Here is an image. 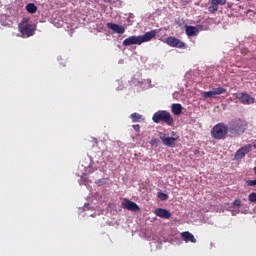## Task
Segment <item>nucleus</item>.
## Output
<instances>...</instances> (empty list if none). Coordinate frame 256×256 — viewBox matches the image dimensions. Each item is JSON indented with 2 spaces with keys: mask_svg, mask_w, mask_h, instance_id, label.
Segmentation results:
<instances>
[{
  "mask_svg": "<svg viewBox=\"0 0 256 256\" xmlns=\"http://www.w3.org/2000/svg\"><path fill=\"white\" fill-rule=\"evenodd\" d=\"M155 37H157V30H151L142 36H129L122 42V45L124 47H131V45H142V43H147L148 41H151V39H155Z\"/></svg>",
  "mask_w": 256,
  "mask_h": 256,
  "instance_id": "obj_1",
  "label": "nucleus"
},
{
  "mask_svg": "<svg viewBox=\"0 0 256 256\" xmlns=\"http://www.w3.org/2000/svg\"><path fill=\"white\" fill-rule=\"evenodd\" d=\"M152 121L154 123H165L168 127H173L175 121L173 120V116L171 113L165 110H159L153 114Z\"/></svg>",
  "mask_w": 256,
  "mask_h": 256,
  "instance_id": "obj_2",
  "label": "nucleus"
},
{
  "mask_svg": "<svg viewBox=\"0 0 256 256\" xmlns=\"http://www.w3.org/2000/svg\"><path fill=\"white\" fill-rule=\"evenodd\" d=\"M247 122L244 119L238 118L229 122L230 132L234 135H243L247 131Z\"/></svg>",
  "mask_w": 256,
  "mask_h": 256,
  "instance_id": "obj_3",
  "label": "nucleus"
},
{
  "mask_svg": "<svg viewBox=\"0 0 256 256\" xmlns=\"http://www.w3.org/2000/svg\"><path fill=\"white\" fill-rule=\"evenodd\" d=\"M229 133V126L223 122H220L211 129V137L212 139L221 140L227 137Z\"/></svg>",
  "mask_w": 256,
  "mask_h": 256,
  "instance_id": "obj_4",
  "label": "nucleus"
},
{
  "mask_svg": "<svg viewBox=\"0 0 256 256\" xmlns=\"http://www.w3.org/2000/svg\"><path fill=\"white\" fill-rule=\"evenodd\" d=\"M22 37H33L35 35V25L27 24V20L24 19L18 26Z\"/></svg>",
  "mask_w": 256,
  "mask_h": 256,
  "instance_id": "obj_5",
  "label": "nucleus"
},
{
  "mask_svg": "<svg viewBox=\"0 0 256 256\" xmlns=\"http://www.w3.org/2000/svg\"><path fill=\"white\" fill-rule=\"evenodd\" d=\"M252 151L253 144H246L236 151L234 158L236 161H240V159H245V155L251 153Z\"/></svg>",
  "mask_w": 256,
  "mask_h": 256,
  "instance_id": "obj_6",
  "label": "nucleus"
},
{
  "mask_svg": "<svg viewBox=\"0 0 256 256\" xmlns=\"http://www.w3.org/2000/svg\"><path fill=\"white\" fill-rule=\"evenodd\" d=\"M159 137L166 147H175V142L177 141V138L169 136L167 133L160 132Z\"/></svg>",
  "mask_w": 256,
  "mask_h": 256,
  "instance_id": "obj_7",
  "label": "nucleus"
},
{
  "mask_svg": "<svg viewBox=\"0 0 256 256\" xmlns=\"http://www.w3.org/2000/svg\"><path fill=\"white\" fill-rule=\"evenodd\" d=\"M122 207L123 209H127L128 211H134V212H137V211H141V207H139V205L127 198H124L123 201H122Z\"/></svg>",
  "mask_w": 256,
  "mask_h": 256,
  "instance_id": "obj_8",
  "label": "nucleus"
},
{
  "mask_svg": "<svg viewBox=\"0 0 256 256\" xmlns=\"http://www.w3.org/2000/svg\"><path fill=\"white\" fill-rule=\"evenodd\" d=\"M166 43L167 45H169V47H176L177 49H185V42L170 36L166 39Z\"/></svg>",
  "mask_w": 256,
  "mask_h": 256,
  "instance_id": "obj_9",
  "label": "nucleus"
},
{
  "mask_svg": "<svg viewBox=\"0 0 256 256\" xmlns=\"http://www.w3.org/2000/svg\"><path fill=\"white\" fill-rule=\"evenodd\" d=\"M227 0H211V6L208 7L209 13H217L219 5H226Z\"/></svg>",
  "mask_w": 256,
  "mask_h": 256,
  "instance_id": "obj_10",
  "label": "nucleus"
},
{
  "mask_svg": "<svg viewBox=\"0 0 256 256\" xmlns=\"http://www.w3.org/2000/svg\"><path fill=\"white\" fill-rule=\"evenodd\" d=\"M238 99L243 103V105H253V103H255V99L246 93L240 94Z\"/></svg>",
  "mask_w": 256,
  "mask_h": 256,
  "instance_id": "obj_11",
  "label": "nucleus"
},
{
  "mask_svg": "<svg viewBox=\"0 0 256 256\" xmlns=\"http://www.w3.org/2000/svg\"><path fill=\"white\" fill-rule=\"evenodd\" d=\"M154 213L157 217H160L161 219H171V212L167 209L157 208Z\"/></svg>",
  "mask_w": 256,
  "mask_h": 256,
  "instance_id": "obj_12",
  "label": "nucleus"
},
{
  "mask_svg": "<svg viewBox=\"0 0 256 256\" xmlns=\"http://www.w3.org/2000/svg\"><path fill=\"white\" fill-rule=\"evenodd\" d=\"M181 237H182L183 241H185V243H189V242L190 243H197V239L189 231L182 232Z\"/></svg>",
  "mask_w": 256,
  "mask_h": 256,
  "instance_id": "obj_13",
  "label": "nucleus"
},
{
  "mask_svg": "<svg viewBox=\"0 0 256 256\" xmlns=\"http://www.w3.org/2000/svg\"><path fill=\"white\" fill-rule=\"evenodd\" d=\"M108 29H111L115 33H118L119 35H123L125 33V28L123 26H119L118 24L115 23H107Z\"/></svg>",
  "mask_w": 256,
  "mask_h": 256,
  "instance_id": "obj_14",
  "label": "nucleus"
},
{
  "mask_svg": "<svg viewBox=\"0 0 256 256\" xmlns=\"http://www.w3.org/2000/svg\"><path fill=\"white\" fill-rule=\"evenodd\" d=\"M186 35H188V37H197L199 35V29L195 26H187Z\"/></svg>",
  "mask_w": 256,
  "mask_h": 256,
  "instance_id": "obj_15",
  "label": "nucleus"
},
{
  "mask_svg": "<svg viewBox=\"0 0 256 256\" xmlns=\"http://www.w3.org/2000/svg\"><path fill=\"white\" fill-rule=\"evenodd\" d=\"M171 109L174 115H181L183 113V106L179 103L172 104Z\"/></svg>",
  "mask_w": 256,
  "mask_h": 256,
  "instance_id": "obj_16",
  "label": "nucleus"
},
{
  "mask_svg": "<svg viewBox=\"0 0 256 256\" xmlns=\"http://www.w3.org/2000/svg\"><path fill=\"white\" fill-rule=\"evenodd\" d=\"M130 119L132 120L133 123H139L141 121H143V115L137 113V112H134L130 115Z\"/></svg>",
  "mask_w": 256,
  "mask_h": 256,
  "instance_id": "obj_17",
  "label": "nucleus"
},
{
  "mask_svg": "<svg viewBox=\"0 0 256 256\" xmlns=\"http://www.w3.org/2000/svg\"><path fill=\"white\" fill-rule=\"evenodd\" d=\"M26 11L31 14L37 13V6L34 3H29L26 5Z\"/></svg>",
  "mask_w": 256,
  "mask_h": 256,
  "instance_id": "obj_18",
  "label": "nucleus"
},
{
  "mask_svg": "<svg viewBox=\"0 0 256 256\" xmlns=\"http://www.w3.org/2000/svg\"><path fill=\"white\" fill-rule=\"evenodd\" d=\"M202 97L204 99H210V98H213L215 97V92L212 90V91H206V92H203L202 93Z\"/></svg>",
  "mask_w": 256,
  "mask_h": 256,
  "instance_id": "obj_19",
  "label": "nucleus"
},
{
  "mask_svg": "<svg viewBox=\"0 0 256 256\" xmlns=\"http://www.w3.org/2000/svg\"><path fill=\"white\" fill-rule=\"evenodd\" d=\"M214 95H223V93H227V89L223 87L214 88Z\"/></svg>",
  "mask_w": 256,
  "mask_h": 256,
  "instance_id": "obj_20",
  "label": "nucleus"
},
{
  "mask_svg": "<svg viewBox=\"0 0 256 256\" xmlns=\"http://www.w3.org/2000/svg\"><path fill=\"white\" fill-rule=\"evenodd\" d=\"M157 196H158V199H160V201H167L169 199V195L163 192H158Z\"/></svg>",
  "mask_w": 256,
  "mask_h": 256,
  "instance_id": "obj_21",
  "label": "nucleus"
},
{
  "mask_svg": "<svg viewBox=\"0 0 256 256\" xmlns=\"http://www.w3.org/2000/svg\"><path fill=\"white\" fill-rule=\"evenodd\" d=\"M248 201H250V203H256V193L255 192H252L249 194Z\"/></svg>",
  "mask_w": 256,
  "mask_h": 256,
  "instance_id": "obj_22",
  "label": "nucleus"
},
{
  "mask_svg": "<svg viewBox=\"0 0 256 256\" xmlns=\"http://www.w3.org/2000/svg\"><path fill=\"white\" fill-rule=\"evenodd\" d=\"M246 185L248 187H256V179L255 180H247Z\"/></svg>",
  "mask_w": 256,
  "mask_h": 256,
  "instance_id": "obj_23",
  "label": "nucleus"
},
{
  "mask_svg": "<svg viewBox=\"0 0 256 256\" xmlns=\"http://www.w3.org/2000/svg\"><path fill=\"white\" fill-rule=\"evenodd\" d=\"M233 205L235 207H241V199H235L233 202Z\"/></svg>",
  "mask_w": 256,
  "mask_h": 256,
  "instance_id": "obj_24",
  "label": "nucleus"
},
{
  "mask_svg": "<svg viewBox=\"0 0 256 256\" xmlns=\"http://www.w3.org/2000/svg\"><path fill=\"white\" fill-rule=\"evenodd\" d=\"M134 131H136L137 133H139V131H141V126L139 124H135L132 126Z\"/></svg>",
  "mask_w": 256,
  "mask_h": 256,
  "instance_id": "obj_25",
  "label": "nucleus"
},
{
  "mask_svg": "<svg viewBox=\"0 0 256 256\" xmlns=\"http://www.w3.org/2000/svg\"><path fill=\"white\" fill-rule=\"evenodd\" d=\"M155 143H157V139L151 140V145H155Z\"/></svg>",
  "mask_w": 256,
  "mask_h": 256,
  "instance_id": "obj_26",
  "label": "nucleus"
},
{
  "mask_svg": "<svg viewBox=\"0 0 256 256\" xmlns=\"http://www.w3.org/2000/svg\"><path fill=\"white\" fill-rule=\"evenodd\" d=\"M104 3H111V0H103Z\"/></svg>",
  "mask_w": 256,
  "mask_h": 256,
  "instance_id": "obj_27",
  "label": "nucleus"
}]
</instances>
